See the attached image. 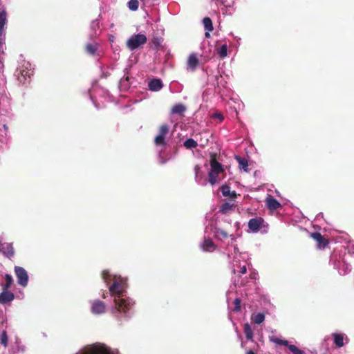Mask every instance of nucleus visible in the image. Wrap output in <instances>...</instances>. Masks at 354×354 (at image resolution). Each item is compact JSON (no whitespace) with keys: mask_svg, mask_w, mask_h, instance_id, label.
Segmentation results:
<instances>
[{"mask_svg":"<svg viewBox=\"0 0 354 354\" xmlns=\"http://www.w3.org/2000/svg\"><path fill=\"white\" fill-rule=\"evenodd\" d=\"M15 299V295L12 292H9L8 290H4L0 293V304H6L12 301Z\"/></svg>","mask_w":354,"mask_h":354,"instance_id":"f8f14e48","label":"nucleus"},{"mask_svg":"<svg viewBox=\"0 0 354 354\" xmlns=\"http://www.w3.org/2000/svg\"><path fill=\"white\" fill-rule=\"evenodd\" d=\"M205 37H207V38H209V37H210L209 32H208V31L207 30V32H205Z\"/></svg>","mask_w":354,"mask_h":354,"instance_id":"58836bf2","label":"nucleus"},{"mask_svg":"<svg viewBox=\"0 0 354 354\" xmlns=\"http://www.w3.org/2000/svg\"><path fill=\"white\" fill-rule=\"evenodd\" d=\"M194 170H195L196 174L197 175V174L200 171V167L198 165L195 166Z\"/></svg>","mask_w":354,"mask_h":354,"instance_id":"4c0bfd02","label":"nucleus"},{"mask_svg":"<svg viewBox=\"0 0 354 354\" xmlns=\"http://www.w3.org/2000/svg\"><path fill=\"white\" fill-rule=\"evenodd\" d=\"M332 336L334 339V344L336 345L337 347L341 348L344 346V335L343 334H339V333H333Z\"/></svg>","mask_w":354,"mask_h":354,"instance_id":"a211bd4d","label":"nucleus"},{"mask_svg":"<svg viewBox=\"0 0 354 354\" xmlns=\"http://www.w3.org/2000/svg\"><path fill=\"white\" fill-rule=\"evenodd\" d=\"M85 50L87 53L93 55L97 50V45L95 44H87L85 46Z\"/></svg>","mask_w":354,"mask_h":354,"instance_id":"cd10ccee","label":"nucleus"},{"mask_svg":"<svg viewBox=\"0 0 354 354\" xmlns=\"http://www.w3.org/2000/svg\"><path fill=\"white\" fill-rule=\"evenodd\" d=\"M217 53L221 58L226 57L227 54V45L224 44L221 46L219 48L217 49Z\"/></svg>","mask_w":354,"mask_h":354,"instance_id":"c756f323","label":"nucleus"},{"mask_svg":"<svg viewBox=\"0 0 354 354\" xmlns=\"http://www.w3.org/2000/svg\"><path fill=\"white\" fill-rule=\"evenodd\" d=\"M221 173H216V172H214V171H209V174H208V176H209V182L211 185H214L216 183H218L220 180H221V178H219L218 175L220 174Z\"/></svg>","mask_w":354,"mask_h":354,"instance_id":"aec40b11","label":"nucleus"},{"mask_svg":"<svg viewBox=\"0 0 354 354\" xmlns=\"http://www.w3.org/2000/svg\"><path fill=\"white\" fill-rule=\"evenodd\" d=\"M186 111V106L183 104H175L171 110V113L172 114H178L179 115H183L184 113Z\"/></svg>","mask_w":354,"mask_h":354,"instance_id":"dca6fc26","label":"nucleus"},{"mask_svg":"<svg viewBox=\"0 0 354 354\" xmlns=\"http://www.w3.org/2000/svg\"><path fill=\"white\" fill-rule=\"evenodd\" d=\"M252 320L257 324H261L265 319V315L262 313H259L257 315H252Z\"/></svg>","mask_w":354,"mask_h":354,"instance_id":"393cba45","label":"nucleus"},{"mask_svg":"<svg viewBox=\"0 0 354 354\" xmlns=\"http://www.w3.org/2000/svg\"><path fill=\"white\" fill-rule=\"evenodd\" d=\"M244 333L245 335V337L248 339L252 340L253 338V331L248 323L245 324L244 325Z\"/></svg>","mask_w":354,"mask_h":354,"instance_id":"a878e982","label":"nucleus"},{"mask_svg":"<svg viewBox=\"0 0 354 354\" xmlns=\"http://www.w3.org/2000/svg\"><path fill=\"white\" fill-rule=\"evenodd\" d=\"M214 232L216 236L221 239H225L229 236V234L226 230L217 226L214 227Z\"/></svg>","mask_w":354,"mask_h":354,"instance_id":"f3484780","label":"nucleus"},{"mask_svg":"<svg viewBox=\"0 0 354 354\" xmlns=\"http://www.w3.org/2000/svg\"><path fill=\"white\" fill-rule=\"evenodd\" d=\"M148 86L150 91H158L162 88V83L160 79L154 78L149 82Z\"/></svg>","mask_w":354,"mask_h":354,"instance_id":"2eb2a0df","label":"nucleus"},{"mask_svg":"<svg viewBox=\"0 0 354 354\" xmlns=\"http://www.w3.org/2000/svg\"><path fill=\"white\" fill-rule=\"evenodd\" d=\"M221 190L223 196L229 197L231 199H235L237 194L235 191H231L230 186L223 185L221 187Z\"/></svg>","mask_w":354,"mask_h":354,"instance_id":"ddd939ff","label":"nucleus"},{"mask_svg":"<svg viewBox=\"0 0 354 354\" xmlns=\"http://www.w3.org/2000/svg\"><path fill=\"white\" fill-rule=\"evenodd\" d=\"M235 159L239 162V168L241 169H243L245 171H248V160L245 158H242L239 156H236L235 157Z\"/></svg>","mask_w":354,"mask_h":354,"instance_id":"6ab92c4d","label":"nucleus"},{"mask_svg":"<svg viewBox=\"0 0 354 354\" xmlns=\"http://www.w3.org/2000/svg\"><path fill=\"white\" fill-rule=\"evenodd\" d=\"M210 166H211L210 171H214L216 173H223L224 172V169L223 168L222 165L216 160V154H214V153L211 155Z\"/></svg>","mask_w":354,"mask_h":354,"instance_id":"1a4fd4ad","label":"nucleus"},{"mask_svg":"<svg viewBox=\"0 0 354 354\" xmlns=\"http://www.w3.org/2000/svg\"><path fill=\"white\" fill-rule=\"evenodd\" d=\"M103 298H106V295H103Z\"/></svg>","mask_w":354,"mask_h":354,"instance_id":"79ce46f5","label":"nucleus"},{"mask_svg":"<svg viewBox=\"0 0 354 354\" xmlns=\"http://www.w3.org/2000/svg\"><path fill=\"white\" fill-rule=\"evenodd\" d=\"M147 38L143 34L132 35L127 41V46L133 50L147 43Z\"/></svg>","mask_w":354,"mask_h":354,"instance_id":"f03ea898","label":"nucleus"},{"mask_svg":"<svg viewBox=\"0 0 354 354\" xmlns=\"http://www.w3.org/2000/svg\"><path fill=\"white\" fill-rule=\"evenodd\" d=\"M232 207L233 205H231L230 203H227V202H225L223 204H222V205L220 207V212H221L222 214H226L230 210H231L232 209Z\"/></svg>","mask_w":354,"mask_h":354,"instance_id":"c85d7f7f","label":"nucleus"},{"mask_svg":"<svg viewBox=\"0 0 354 354\" xmlns=\"http://www.w3.org/2000/svg\"><path fill=\"white\" fill-rule=\"evenodd\" d=\"M272 341L279 345L286 346L288 347L289 346L288 342L287 340H283V339H280L279 338H273V339H272Z\"/></svg>","mask_w":354,"mask_h":354,"instance_id":"473e14b6","label":"nucleus"},{"mask_svg":"<svg viewBox=\"0 0 354 354\" xmlns=\"http://www.w3.org/2000/svg\"><path fill=\"white\" fill-rule=\"evenodd\" d=\"M8 337L6 330H3L0 335V344L5 348L8 346Z\"/></svg>","mask_w":354,"mask_h":354,"instance_id":"bb28decb","label":"nucleus"},{"mask_svg":"<svg viewBox=\"0 0 354 354\" xmlns=\"http://www.w3.org/2000/svg\"><path fill=\"white\" fill-rule=\"evenodd\" d=\"M139 2L138 0H130L128 2V7L131 10L136 11L138 9Z\"/></svg>","mask_w":354,"mask_h":354,"instance_id":"7c9ffc66","label":"nucleus"},{"mask_svg":"<svg viewBox=\"0 0 354 354\" xmlns=\"http://www.w3.org/2000/svg\"><path fill=\"white\" fill-rule=\"evenodd\" d=\"M288 349L293 354H304V351L297 348L295 345L290 344L288 346Z\"/></svg>","mask_w":354,"mask_h":354,"instance_id":"2f4dec72","label":"nucleus"},{"mask_svg":"<svg viewBox=\"0 0 354 354\" xmlns=\"http://www.w3.org/2000/svg\"><path fill=\"white\" fill-rule=\"evenodd\" d=\"M234 310L236 312H239L241 310V299L239 298H236L234 301Z\"/></svg>","mask_w":354,"mask_h":354,"instance_id":"72a5a7b5","label":"nucleus"},{"mask_svg":"<svg viewBox=\"0 0 354 354\" xmlns=\"http://www.w3.org/2000/svg\"><path fill=\"white\" fill-rule=\"evenodd\" d=\"M266 205L268 208L271 210H276L281 207L280 203L272 196L267 198Z\"/></svg>","mask_w":354,"mask_h":354,"instance_id":"4468645a","label":"nucleus"},{"mask_svg":"<svg viewBox=\"0 0 354 354\" xmlns=\"http://www.w3.org/2000/svg\"><path fill=\"white\" fill-rule=\"evenodd\" d=\"M247 354H255L252 351H249L247 352Z\"/></svg>","mask_w":354,"mask_h":354,"instance_id":"a19ab883","label":"nucleus"},{"mask_svg":"<svg viewBox=\"0 0 354 354\" xmlns=\"http://www.w3.org/2000/svg\"><path fill=\"white\" fill-rule=\"evenodd\" d=\"M213 117L219 119L221 121L223 120V116L221 113H216L214 114Z\"/></svg>","mask_w":354,"mask_h":354,"instance_id":"c9c22d12","label":"nucleus"},{"mask_svg":"<svg viewBox=\"0 0 354 354\" xmlns=\"http://www.w3.org/2000/svg\"><path fill=\"white\" fill-rule=\"evenodd\" d=\"M183 146L187 149H193V148H196L197 146H198V143L196 140H194V139L192 138H189V139H187L184 143H183Z\"/></svg>","mask_w":354,"mask_h":354,"instance_id":"4be33fe9","label":"nucleus"},{"mask_svg":"<svg viewBox=\"0 0 354 354\" xmlns=\"http://www.w3.org/2000/svg\"><path fill=\"white\" fill-rule=\"evenodd\" d=\"M310 237L317 242V246L319 249H324L329 243L328 240L319 232L311 233Z\"/></svg>","mask_w":354,"mask_h":354,"instance_id":"423d86ee","label":"nucleus"},{"mask_svg":"<svg viewBox=\"0 0 354 354\" xmlns=\"http://www.w3.org/2000/svg\"><path fill=\"white\" fill-rule=\"evenodd\" d=\"M263 223L264 220L261 217L251 218L248 221V227L251 231L256 232L260 230Z\"/></svg>","mask_w":354,"mask_h":354,"instance_id":"0eeeda50","label":"nucleus"},{"mask_svg":"<svg viewBox=\"0 0 354 354\" xmlns=\"http://www.w3.org/2000/svg\"><path fill=\"white\" fill-rule=\"evenodd\" d=\"M169 127L167 124L160 125L158 129V134L154 138V143L156 146H165V136L169 133Z\"/></svg>","mask_w":354,"mask_h":354,"instance_id":"7ed1b4c3","label":"nucleus"},{"mask_svg":"<svg viewBox=\"0 0 354 354\" xmlns=\"http://www.w3.org/2000/svg\"><path fill=\"white\" fill-rule=\"evenodd\" d=\"M6 283L3 285V290H8L12 284L13 283L12 277L10 274H6L5 275Z\"/></svg>","mask_w":354,"mask_h":354,"instance_id":"b1692460","label":"nucleus"},{"mask_svg":"<svg viewBox=\"0 0 354 354\" xmlns=\"http://www.w3.org/2000/svg\"><path fill=\"white\" fill-rule=\"evenodd\" d=\"M3 129H4V130H5L6 131H8V127L6 124H3Z\"/></svg>","mask_w":354,"mask_h":354,"instance_id":"ea45409f","label":"nucleus"},{"mask_svg":"<svg viewBox=\"0 0 354 354\" xmlns=\"http://www.w3.org/2000/svg\"><path fill=\"white\" fill-rule=\"evenodd\" d=\"M32 73L30 69L28 68L27 66H23L20 68H17V79L20 83L22 84H26L30 81V76Z\"/></svg>","mask_w":354,"mask_h":354,"instance_id":"39448f33","label":"nucleus"},{"mask_svg":"<svg viewBox=\"0 0 354 354\" xmlns=\"http://www.w3.org/2000/svg\"><path fill=\"white\" fill-rule=\"evenodd\" d=\"M215 248V245L210 239H205L203 244V249L205 251H211Z\"/></svg>","mask_w":354,"mask_h":354,"instance_id":"412c9836","label":"nucleus"},{"mask_svg":"<svg viewBox=\"0 0 354 354\" xmlns=\"http://www.w3.org/2000/svg\"><path fill=\"white\" fill-rule=\"evenodd\" d=\"M203 23L204 25V28L206 30H207L208 32H211L213 30L214 28H213L212 21L209 17H205L203 20Z\"/></svg>","mask_w":354,"mask_h":354,"instance_id":"5701e85b","label":"nucleus"},{"mask_svg":"<svg viewBox=\"0 0 354 354\" xmlns=\"http://www.w3.org/2000/svg\"><path fill=\"white\" fill-rule=\"evenodd\" d=\"M0 252L9 259L12 257L15 254L12 244L10 243H0Z\"/></svg>","mask_w":354,"mask_h":354,"instance_id":"6e6552de","label":"nucleus"},{"mask_svg":"<svg viewBox=\"0 0 354 354\" xmlns=\"http://www.w3.org/2000/svg\"><path fill=\"white\" fill-rule=\"evenodd\" d=\"M15 272L18 283L22 287H26L28 285L29 279L26 270L22 267L15 266Z\"/></svg>","mask_w":354,"mask_h":354,"instance_id":"20e7f679","label":"nucleus"},{"mask_svg":"<svg viewBox=\"0 0 354 354\" xmlns=\"http://www.w3.org/2000/svg\"><path fill=\"white\" fill-rule=\"evenodd\" d=\"M199 64V60L197 57V55L194 53L191 54L187 59V70H190L191 71H194L196 70L197 66Z\"/></svg>","mask_w":354,"mask_h":354,"instance_id":"9d476101","label":"nucleus"},{"mask_svg":"<svg viewBox=\"0 0 354 354\" xmlns=\"http://www.w3.org/2000/svg\"><path fill=\"white\" fill-rule=\"evenodd\" d=\"M125 289L126 283L120 277L115 279L113 284L109 287L111 295L115 297V306L111 309L112 313L116 312L127 313L133 306L134 303L131 299L122 298Z\"/></svg>","mask_w":354,"mask_h":354,"instance_id":"f257e3e1","label":"nucleus"},{"mask_svg":"<svg viewBox=\"0 0 354 354\" xmlns=\"http://www.w3.org/2000/svg\"><path fill=\"white\" fill-rule=\"evenodd\" d=\"M92 313L94 314H101L105 311V304L103 301L95 300L93 302L91 307Z\"/></svg>","mask_w":354,"mask_h":354,"instance_id":"9b49d317","label":"nucleus"},{"mask_svg":"<svg viewBox=\"0 0 354 354\" xmlns=\"http://www.w3.org/2000/svg\"><path fill=\"white\" fill-rule=\"evenodd\" d=\"M247 272V268H246V266H243L241 268V270H240V272L241 274H245Z\"/></svg>","mask_w":354,"mask_h":354,"instance_id":"e433bc0d","label":"nucleus"},{"mask_svg":"<svg viewBox=\"0 0 354 354\" xmlns=\"http://www.w3.org/2000/svg\"><path fill=\"white\" fill-rule=\"evenodd\" d=\"M102 277L104 280L105 282H107L110 277L109 271L103 270L102 272Z\"/></svg>","mask_w":354,"mask_h":354,"instance_id":"f704fd0d","label":"nucleus"}]
</instances>
